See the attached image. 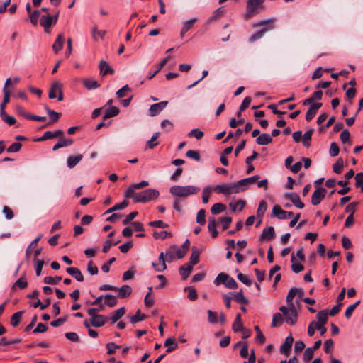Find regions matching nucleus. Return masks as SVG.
<instances>
[{"label":"nucleus","instance_id":"1","mask_svg":"<svg viewBox=\"0 0 363 363\" xmlns=\"http://www.w3.org/2000/svg\"><path fill=\"white\" fill-rule=\"evenodd\" d=\"M160 195L157 190L148 189L141 192H134L130 198L133 199L135 203H146L152 199H157Z\"/></svg>","mask_w":363,"mask_h":363},{"label":"nucleus","instance_id":"2","mask_svg":"<svg viewBox=\"0 0 363 363\" xmlns=\"http://www.w3.org/2000/svg\"><path fill=\"white\" fill-rule=\"evenodd\" d=\"M200 191V189L195 186H179L175 185L170 188L169 192L177 197H187L190 195L196 194Z\"/></svg>","mask_w":363,"mask_h":363},{"label":"nucleus","instance_id":"3","mask_svg":"<svg viewBox=\"0 0 363 363\" xmlns=\"http://www.w3.org/2000/svg\"><path fill=\"white\" fill-rule=\"evenodd\" d=\"M213 284L216 286L223 284L226 288L230 289H235L238 288V284L235 279L223 272L218 274L214 279Z\"/></svg>","mask_w":363,"mask_h":363},{"label":"nucleus","instance_id":"4","mask_svg":"<svg viewBox=\"0 0 363 363\" xmlns=\"http://www.w3.org/2000/svg\"><path fill=\"white\" fill-rule=\"evenodd\" d=\"M214 191L217 194H223L226 196L239 193V189H238L235 182L216 185L214 187Z\"/></svg>","mask_w":363,"mask_h":363},{"label":"nucleus","instance_id":"5","mask_svg":"<svg viewBox=\"0 0 363 363\" xmlns=\"http://www.w3.org/2000/svg\"><path fill=\"white\" fill-rule=\"evenodd\" d=\"M274 21L273 20H268L267 21H263L260 23V26H267L260 30L257 31L256 33L253 34L250 38L249 41L250 43L255 42L257 40L260 39L264 34L269 30H272L274 28L273 26Z\"/></svg>","mask_w":363,"mask_h":363},{"label":"nucleus","instance_id":"6","mask_svg":"<svg viewBox=\"0 0 363 363\" xmlns=\"http://www.w3.org/2000/svg\"><path fill=\"white\" fill-rule=\"evenodd\" d=\"M265 0H247L245 18H248L257 13V7Z\"/></svg>","mask_w":363,"mask_h":363},{"label":"nucleus","instance_id":"7","mask_svg":"<svg viewBox=\"0 0 363 363\" xmlns=\"http://www.w3.org/2000/svg\"><path fill=\"white\" fill-rule=\"evenodd\" d=\"M326 192V189L323 187L317 188L312 194L311 203L313 206L318 205L321 202V201L325 198Z\"/></svg>","mask_w":363,"mask_h":363},{"label":"nucleus","instance_id":"8","mask_svg":"<svg viewBox=\"0 0 363 363\" xmlns=\"http://www.w3.org/2000/svg\"><path fill=\"white\" fill-rule=\"evenodd\" d=\"M167 104V101H163L151 105L148 110V115L152 117L158 115L163 109L165 108Z\"/></svg>","mask_w":363,"mask_h":363},{"label":"nucleus","instance_id":"9","mask_svg":"<svg viewBox=\"0 0 363 363\" xmlns=\"http://www.w3.org/2000/svg\"><path fill=\"white\" fill-rule=\"evenodd\" d=\"M273 216L277 217L279 219L285 220L294 216L293 212L285 211L281 209L279 205H275L272 208Z\"/></svg>","mask_w":363,"mask_h":363},{"label":"nucleus","instance_id":"10","mask_svg":"<svg viewBox=\"0 0 363 363\" xmlns=\"http://www.w3.org/2000/svg\"><path fill=\"white\" fill-rule=\"evenodd\" d=\"M40 24L44 28L45 32H48L51 26L56 24V19L55 18L53 20L51 16H42Z\"/></svg>","mask_w":363,"mask_h":363},{"label":"nucleus","instance_id":"11","mask_svg":"<svg viewBox=\"0 0 363 363\" xmlns=\"http://www.w3.org/2000/svg\"><path fill=\"white\" fill-rule=\"evenodd\" d=\"M149 185V182L147 181H142L139 183L134 184L129 186L125 192V196L126 198H130V196L133 195L135 189H139Z\"/></svg>","mask_w":363,"mask_h":363},{"label":"nucleus","instance_id":"12","mask_svg":"<svg viewBox=\"0 0 363 363\" xmlns=\"http://www.w3.org/2000/svg\"><path fill=\"white\" fill-rule=\"evenodd\" d=\"M294 342V337L291 335L286 337L284 342L280 347V352L285 355H289Z\"/></svg>","mask_w":363,"mask_h":363},{"label":"nucleus","instance_id":"13","mask_svg":"<svg viewBox=\"0 0 363 363\" xmlns=\"http://www.w3.org/2000/svg\"><path fill=\"white\" fill-rule=\"evenodd\" d=\"M64 134L63 130H57L55 131H46L44 133V134L37 139V141H44L49 139H52L57 137L62 136Z\"/></svg>","mask_w":363,"mask_h":363},{"label":"nucleus","instance_id":"14","mask_svg":"<svg viewBox=\"0 0 363 363\" xmlns=\"http://www.w3.org/2000/svg\"><path fill=\"white\" fill-rule=\"evenodd\" d=\"M73 143L74 140L72 138H65L64 137H61L58 142L52 147V150L56 151L60 148L69 146L72 145Z\"/></svg>","mask_w":363,"mask_h":363},{"label":"nucleus","instance_id":"15","mask_svg":"<svg viewBox=\"0 0 363 363\" xmlns=\"http://www.w3.org/2000/svg\"><path fill=\"white\" fill-rule=\"evenodd\" d=\"M285 196L290 199L297 208L301 209L304 208V203L300 200V197L296 193H287Z\"/></svg>","mask_w":363,"mask_h":363},{"label":"nucleus","instance_id":"16","mask_svg":"<svg viewBox=\"0 0 363 363\" xmlns=\"http://www.w3.org/2000/svg\"><path fill=\"white\" fill-rule=\"evenodd\" d=\"M107 321V318L103 315H98L90 319V324L93 327L99 328L103 326Z\"/></svg>","mask_w":363,"mask_h":363},{"label":"nucleus","instance_id":"17","mask_svg":"<svg viewBox=\"0 0 363 363\" xmlns=\"http://www.w3.org/2000/svg\"><path fill=\"white\" fill-rule=\"evenodd\" d=\"M66 272L69 274L71 275L72 277H74L75 279L77 281H79V282H82L84 281V276L82 274V273L81 272V271L77 268V267H68L66 269Z\"/></svg>","mask_w":363,"mask_h":363},{"label":"nucleus","instance_id":"18","mask_svg":"<svg viewBox=\"0 0 363 363\" xmlns=\"http://www.w3.org/2000/svg\"><path fill=\"white\" fill-rule=\"evenodd\" d=\"M83 158L82 154L70 155L67 159V166L69 169L74 168Z\"/></svg>","mask_w":363,"mask_h":363},{"label":"nucleus","instance_id":"19","mask_svg":"<svg viewBox=\"0 0 363 363\" xmlns=\"http://www.w3.org/2000/svg\"><path fill=\"white\" fill-rule=\"evenodd\" d=\"M275 238L274 228L272 226L267 227L262 230L261 240H271Z\"/></svg>","mask_w":363,"mask_h":363},{"label":"nucleus","instance_id":"20","mask_svg":"<svg viewBox=\"0 0 363 363\" xmlns=\"http://www.w3.org/2000/svg\"><path fill=\"white\" fill-rule=\"evenodd\" d=\"M117 303V297L108 294L104 295V303L100 304V307L102 308L104 305L108 307H114Z\"/></svg>","mask_w":363,"mask_h":363},{"label":"nucleus","instance_id":"21","mask_svg":"<svg viewBox=\"0 0 363 363\" xmlns=\"http://www.w3.org/2000/svg\"><path fill=\"white\" fill-rule=\"evenodd\" d=\"M99 68L100 69V74L102 76H105L108 74H113L114 73V70L109 66L108 63L104 60L100 62Z\"/></svg>","mask_w":363,"mask_h":363},{"label":"nucleus","instance_id":"22","mask_svg":"<svg viewBox=\"0 0 363 363\" xmlns=\"http://www.w3.org/2000/svg\"><path fill=\"white\" fill-rule=\"evenodd\" d=\"M158 259L161 262V265L156 264L154 262L152 264V265L157 272H162L167 269V265L165 263L167 259L165 257V254L163 252L160 254Z\"/></svg>","mask_w":363,"mask_h":363},{"label":"nucleus","instance_id":"23","mask_svg":"<svg viewBox=\"0 0 363 363\" xmlns=\"http://www.w3.org/2000/svg\"><path fill=\"white\" fill-rule=\"evenodd\" d=\"M197 21V18H191L188 21H186L184 24H183V26H182V30H181V33H180V35H181V38H183L185 35V33L186 32H188L190 29L192 28V27L194 26V23Z\"/></svg>","mask_w":363,"mask_h":363},{"label":"nucleus","instance_id":"24","mask_svg":"<svg viewBox=\"0 0 363 363\" xmlns=\"http://www.w3.org/2000/svg\"><path fill=\"white\" fill-rule=\"evenodd\" d=\"M62 87V84L57 81L54 82L49 90L48 96L50 99H55L57 97L56 94L58 93L60 89Z\"/></svg>","mask_w":363,"mask_h":363},{"label":"nucleus","instance_id":"25","mask_svg":"<svg viewBox=\"0 0 363 363\" xmlns=\"http://www.w3.org/2000/svg\"><path fill=\"white\" fill-rule=\"evenodd\" d=\"M65 43V38L62 34H59L55 40V42L52 45V50L55 53H58L63 47Z\"/></svg>","mask_w":363,"mask_h":363},{"label":"nucleus","instance_id":"26","mask_svg":"<svg viewBox=\"0 0 363 363\" xmlns=\"http://www.w3.org/2000/svg\"><path fill=\"white\" fill-rule=\"evenodd\" d=\"M208 229L213 238L218 236V232L216 230V220L214 217H210L208 218Z\"/></svg>","mask_w":363,"mask_h":363},{"label":"nucleus","instance_id":"27","mask_svg":"<svg viewBox=\"0 0 363 363\" xmlns=\"http://www.w3.org/2000/svg\"><path fill=\"white\" fill-rule=\"evenodd\" d=\"M256 142L258 145H266L272 142V138L268 133H262L257 138Z\"/></svg>","mask_w":363,"mask_h":363},{"label":"nucleus","instance_id":"28","mask_svg":"<svg viewBox=\"0 0 363 363\" xmlns=\"http://www.w3.org/2000/svg\"><path fill=\"white\" fill-rule=\"evenodd\" d=\"M118 297L121 298H125L129 296L132 293V289L128 285H123L121 288H118Z\"/></svg>","mask_w":363,"mask_h":363},{"label":"nucleus","instance_id":"29","mask_svg":"<svg viewBox=\"0 0 363 363\" xmlns=\"http://www.w3.org/2000/svg\"><path fill=\"white\" fill-rule=\"evenodd\" d=\"M28 286V281L25 277H20L12 286L11 289L16 290L17 288L24 289Z\"/></svg>","mask_w":363,"mask_h":363},{"label":"nucleus","instance_id":"30","mask_svg":"<svg viewBox=\"0 0 363 363\" xmlns=\"http://www.w3.org/2000/svg\"><path fill=\"white\" fill-rule=\"evenodd\" d=\"M128 201L123 200L121 203L115 204L113 207L106 211L105 214L113 213L116 211L122 210L128 206Z\"/></svg>","mask_w":363,"mask_h":363},{"label":"nucleus","instance_id":"31","mask_svg":"<svg viewBox=\"0 0 363 363\" xmlns=\"http://www.w3.org/2000/svg\"><path fill=\"white\" fill-rule=\"evenodd\" d=\"M245 206V201L240 199L235 202H230L229 203L230 208L232 211H241Z\"/></svg>","mask_w":363,"mask_h":363},{"label":"nucleus","instance_id":"32","mask_svg":"<svg viewBox=\"0 0 363 363\" xmlns=\"http://www.w3.org/2000/svg\"><path fill=\"white\" fill-rule=\"evenodd\" d=\"M179 274L182 276L183 279H186L190 275L191 272L193 270V267L191 265H183L179 267Z\"/></svg>","mask_w":363,"mask_h":363},{"label":"nucleus","instance_id":"33","mask_svg":"<svg viewBox=\"0 0 363 363\" xmlns=\"http://www.w3.org/2000/svg\"><path fill=\"white\" fill-rule=\"evenodd\" d=\"M234 300L240 303L247 304L249 301L244 296L243 291L240 289L239 291L233 294Z\"/></svg>","mask_w":363,"mask_h":363},{"label":"nucleus","instance_id":"34","mask_svg":"<svg viewBox=\"0 0 363 363\" xmlns=\"http://www.w3.org/2000/svg\"><path fill=\"white\" fill-rule=\"evenodd\" d=\"M125 310L124 307H121L112 313V315L110 319L112 320V323H114L117 322L124 314Z\"/></svg>","mask_w":363,"mask_h":363},{"label":"nucleus","instance_id":"35","mask_svg":"<svg viewBox=\"0 0 363 363\" xmlns=\"http://www.w3.org/2000/svg\"><path fill=\"white\" fill-rule=\"evenodd\" d=\"M164 346L167 347L166 352H171L172 351L174 350L178 347V345L175 342L174 338L169 337L165 340Z\"/></svg>","mask_w":363,"mask_h":363},{"label":"nucleus","instance_id":"36","mask_svg":"<svg viewBox=\"0 0 363 363\" xmlns=\"http://www.w3.org/2000/svg\"><path fill=\"white\" fill-rule=\"evenodd\" d=\"M232 328L234 332L237 333L243 328V325L241 320V315L240 313L236 315L234 323H233Z\"/></svg>","mask_w":363,"mask_h":363},{"label":"nucleus","instance_id":"37","mask_svg":"<svg viewBox=\"0 0 363 363\" xmlns=\"http://www.w3.org/2000/svg\"><path fill=\"white\" fill-rule=\"evenodd\" d=\"M119 113V109L116 106H110L106 110L104 118H109L117 116Z\"/></svg>","mask_w":363,"mask_h":363},{"label":"nucleus","instance_id":"38","mask_svg":"<svg viewBox=\"0 0 363 363\" xmlns=\"http://www.w3.org/2000/svg\"><path fill=\"white\" fill-rule=\"evenodd\" d=\"M267 209V203L264 200H262L259 203V206L257 210V216L258 218H263L266 211Z\"/></svg>","mask_w":363,"mask_h":363},{"label":"nucleus","instance_id":"39","mask_svg":"<svg viewBox=\"0 0 363 363\" xmlns=\"http://www.w3.org/2000/svg\"><path fill=\"white\" fill-rule=\"evenodd\" d=\"M83 84L87 89H97L100 85L97 81L91 79H84Z\"/></svg>","mask_w":363,"mask_h":363},{"label":"nucleus","instance_id":"40","mask_svg":"<svg viewBox=\"0 0 363 363\" xmlns=\"http://www.w3.org/2000/svg\"><path fill=\"white\" fill-rule=\"evenodd\" d=\"M286 323L293 325L297 322L298 315L295 313H291L290 311L284 315Z\"/></svg>","mask_w":363,"mask_h":363},{"label":"nucleus","instance_id":"41","mask_svg":"<svg viewBox=\"0 0 363 363\" xmlns=\"http://www.w3.org/2000/svg\"><path fill=\"white\" fill-rule=\"evenodd\" d=\"M199 255L200 252L196 248H193V251L189 259V265H191V267H193L194 265L196 264L199 261Z\"/></svg>","mask_w":363,"mask_h":363},{"label":"nucleus","instance_id":"42","mask_svg":"<svg viewBox=\"0 0 363 363\" xmlns=\"http://www.w3.org/2000/svg\"><path fill=\"white\" fill-rule=\"evenodd\" d=\"M23 313V311H21L16 312L12 315V316L11 318V324L13 327H16L19 324V323L21 320Z\"/></svg>","mask_w":363,"mask_h":363},{"label":"nucleus","instance_id":"43","mask_svg":"<svg viewBox=\"0 0 363 363\" xmlns=\"http://www.w3.org/2000/svg\"><path fill=\"white\" fill-rule=\"evenodd\" d=\"M147 318L146 315L141 313L140 310L138 309L135 313V315H133L130 318V323L132 324H135L138 322L143 321L145 320Z\"/></svg>","mask_w":363,"mask_h":363},{"label":"nucleus","instance_id":"44","mask_svg":"<svg viewBox=\"0 0 363 363\" xmlns=\"http://www.w3.org/2000/svg\"><path fill=\"white\" fill-rule=\"evenodd\" d=\"M328 312L326 311H320L317 314L318 321L316 324H325L328 320Z\"/></svg>","mask_w":363,"mask_h":363},{"label":"nucleus","instance_id":"45","mask_svg":"<svg viewBox=\"0 0 363 363\" xmlns=\"http://www.w3.org/2000/svg\"><path fill=\"white\" fill-rule=\"evenodd\" d=\"M291 262H292L291 269L294 273H299L303 270L304 267L301 264L296 263V258L294 255H291Z\"/></svg>","mask_w":363,"mask_h":363},{"label":"nucleus","instance_id":"46","mask_svg":"<svg viewBox=\"0 0 363 363\" xmlns=\"http://www.w3.org/2000/svg\"><path fill=\"white\" fill-rule=\"evenodd\" d=\"M225 208L226 206L224 204L220 203H216L212 206L211 211L213 214L217 215L224 211Z\"/></svg>","mask_w":363,"mask_h":363},{"label":"nucleus","instance_id":"47","mask_svg":"<svg viewBox=\"0 0 363 363\" xmlns=\"http://www.w3.org/2000/svg\"><path fill=\"white\" fill-rule=\"evenodd\" d=\"M176 245L171 246L168 250L165 252V257L167 262H172L176 257L175 250Z\"/></svg>","mask_w":363,"mask_h":363},{"label":"nucleus","instance_id":"48","mask_svg":"<svg viewBox=\"0 0 363 363\" xmlns=\"http://www.w3.org/2000/svg\"><path fill=\"white\" fill-rule=\"evenodd\" d=\"M62 280V277L56 276L55 277L48 276L44 278V283L51 285H57Z\"/></svg>","mask_w":363,"mask_h":363},{"label":"nucleus","instance_id":"49","mask_svg":"<svg viewBox=\"0 0 363 363\" xmlns=\"http://www.w3.org/2000/svg\"><path fill=\"white\" fill-rule=\"evenodd\" d=\"M283 323V318L279 313H276L273 315L272 327L280 326Z\"/></svg>","mask_w":363,"mask_h":363},{"label":"nucleus","instance_id":"50","mask_svg":"<svg viewBox=\"0 0 363 363\" xmlns=\"http://www.w3.org/2000/svg\"><path fill=\"white\" fill-rule=\"evenodd\" d=\"M211 191L212 189L211 186H208L203 188L202 191V201L203 203H207L208 202Z\"/></svg>","mask_w":363,"mask_h":363},{"label":"nucleus","instance_id":"51","mask_svg":"<svg viewBox=\"0 0 363 363\" xmlns=\"http://www.w3.org/2000/svg\"><path fill=\"white\" fill-rule=\"evenodd\" d=\"M160 135V133L157 132L153 134V135L151 137L150 140H149L146 143V147L149 149H152L155 147L157 143L155 142V140L157 139V138Z\"/></svg>","mask_w":363,"mask_h":363},{"label":"nucleus","instance_id":"52","mask_svg":"<svg viewBox=\"0 0 363 363\" xmlns=\"http://www.w3.org/2000/svg\"><path fill=\"white\" fill-rule=\"evenodd\" d=\"M255 330L256 331L257 333L255 337L256 341H257L260 344H264L266 339L262 332L261 331L259 327L257 325L255 326Z\"/></svg>","mask_w":363,"mask_h":363},{"label":"nucleus","instance_id":"53","mask_svg":"<svg viewBox=\"0 0 363 363\" xmlns=\"http://www.w3.org/2000/svg\"><path fill=\"white\" fill-rule=\"evenodd\" d=\"M196 222L200 225H204L206 223V211L204 209H200L198 211Z\"/></svg>","mask_w":363,"mask_h":363},{"label":"nucleus","instance_id":"54","mask_svg":"<svg viewBox=\"0 0 363 363\" xmlns=\"http://www.w3.org/2000/svg\"><path fill=\"white\" fill-rule=\"evenodd\" d=\"M44 265V261L39 259H35L34 260V267L36 272V275L40 276L42 272L43 267Z\"/></svg>","mask_w":363,"mask_h":363},{"label":"nucleus","instance_id":"55","mask_svg":"<svg viewBox=\"0 0 363 363\" xmlns=\"http://www.w3.org/2000/svg\"><path fill=\"white\" fill-rule=\"evenodd\" d=\"M343 164V160L342 158H339L333 165V172L336 174H340L342 172Z\"/></svg>","mask_w":363,"mask_h":363},{"label":"nucleus","instance_id":"56","mask_svg":"<svg viewBox=\"0 0 363 363\" xmlns=\"http://www.w3.org/2000/svg\"><path fill=\"white\" fill-rule=\"evenodd\" d=\"M355 186L361 188V191L363 192V172L357 173L355 177Z\"/></svg>","mask_w":363,"mask_h":363},{"label":"nucleus","instance_id":"57","mask_svg":"<svg viewBox=\"0 0 363 363\" xmlns=\"http://www.w3.org/2000/svg\"><path fill=\"white\" fill-rule=\"evenodd\" d=\"M1 118L4 122L6 123L9 125H13L16 122V120L13 116H9L6 113L1 114Z\"/></svg>","mask_w":363,"mask_h":363},{"label":"nucleus","instance_id":"58","mask_svg":"<svg viewBox=\"0 0 363 363\" xmlns=\"http://www.w3.org/2000/svg\"><path fill=\"white\" fill-rule=\"evenodd\" d=\"M314 351L311 347H308L303 353V360L306 363H308L313 358Z\"/></svg>","mask_w":363,"mask_h":363},{"label":"nucleus","instance_id":"59","mask_svg":"<svg viewBox=\"0 0 363 363\" xmlns=\"http://www.w3.org/2000/svg\"><path fill=\"white\" fill-rule=\"evenodd\" d=\"M167 236H171V233L167 231H155L153 233V237L155 239L164 240L167 238Z\"/></svg>","mask_w":363,"mask_h":363},{"label":"nucleus","instance_id":"60","mask_svg":"<svg viewBox=\"0 0 363 363\" xmlns=\"http://www.w3.org/2000/svg\"><path fill=\"white\" fill-rule=\"evenodd\" d=\"M188 135L189 137H195L197 140H201L203 137V133L198 128L191 130Z\"/></svg>","mask_w":363,"mask_h":363},{"label":"nucleus","instance_id":"61","mask_svg":"<svg viewBox=\"0 0 363 363\" xmlns=\"http://www.w3.org/2000/svg\"><path fill=\"white\" fill-rule=\"evenodd\" d=\"M22 147V144L19 142H16L11 144L6 150L8 152H17Z\"/></svg>","mask_w":363,"mask_h":363},{"label":"nucleus","instance_id":"62","mask_svg":"<svg viewBox=\"0 0 363 363\" xmlns=\"http://www.w3.org/2000/svg\"><path fill=\"white\" fill-rule=\"evenodd\" d=\"M87 271L91 275H95L98 274L99 269L96 265H95L93 261H89L87 264Z\"/></svg>","mask_w":363,"mask_h":363},{"label":"nucleus","instance_id":"63","mask_svg":"<svg viewBox=\"0 0 363 363\" xmlns=\"http://www.w3.org/2000/svg\"><path fill=\"white\" fill-rule=\"evenodd\" d=\"M359 301H357L354 304L350 305L347 308V309L345 312V315L347 318H350L352 316V314L354 310L357 308V306L359 305Z\"/></svg>","mask_w":363,"mask_h":363},{"label":"nucleus","instance_id":"64","mask_svg":"<svg viewBox=\"0 0 363 363\" xmlns=\"http://www.w3.org/2000/svg\"><path fill=\"white\" fill-rule=\"evenodd\" d=\"M208 313V320L211 324H215L218 322V315L217 313L211 310H208L207 311Z\"/></svg>","mask_w":363,"mask_h":363}]
</instances>
